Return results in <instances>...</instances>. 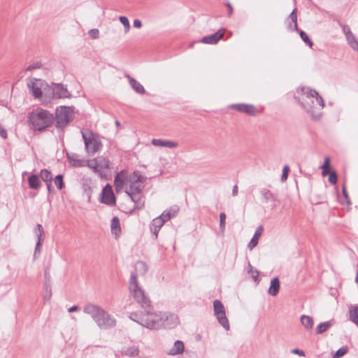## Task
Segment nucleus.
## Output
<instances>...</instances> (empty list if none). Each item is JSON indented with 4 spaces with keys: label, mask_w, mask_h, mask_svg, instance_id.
<instances>
[{
    "label": "nucleus",
    "mask_w": 358,
    "mask_h": 358,
    "mask_svg": "<svg viewBox=\"0 0 358 358\" xmlns=\"http://www.w3.org/2000/svg\"><path fill=\"white\" fill-rule=\"evenodd\" d=\"M148 267L145 262L138 261L135 265V272L131 273L129 279V289L134 300L138 303L143 311L132 312L129 318L143 327L149 329H159L162 328L171 329L178 322V317L174 314L167 313L153 312L151 301L146 296L144 290L140 287L137 280L138 273L145 275Z\"/></svg>",
    "instance_id": "nucleus-1"
},
{
    "label": "nucleus",
    "mask_w": 358,
    "mask_h": 358,
    "mask_svg": "<svg viewBox=\"0 0 358 358\" xmlns=\"http://www.w3.org/2000/svg\"><path fill=\"white\" fill-rule=\"evenodd\" d=\"M296 99H298L301 106L314 120L321 117L324 103L315 90L303 87L297 92Z\"/></svg>",
    "instance_id": "nucleus-2"
},
{
    "label": "nucleus",
    "mask_w": 358,
    "mask_h": 358,
    "mask_svg": "<svg viewBox=\"0 0 358 358\" xmlns=\"http://www.w3.org/2000/svg\"><path fill=\"white\" fill-rule=\"evenodd\" d=\"M29 123L34 131H43L54 122L55 117L48 110L38 108L29 114Z\"/></svg>",
    "instance_id": "nucleus-3"
},
{
    "label": "nucleus",
    "mask_w": 358,
    "mask_h": 358,
    "mask_svg": "<svg viewBox=\"0 0 358 358\" xmlns=\"http://www.w3.org/2000/svg\"><path fill=\"white\" fill-rule=\"evenodd\" d=\"M86 150L90 155H94L102 148V143L99 136L90 131H82Z\"/></svg>",
    "instance_id": "nucleus-4"
},
{
    "label": "nucleus",
    "mask_w": 358,
    "mask_h": 358,
    "mask_svg": "<svg viewBox=\"0 0 358 358\" xmlns=\"http://www.w3.org/2000/svg\"><path fill=\"white\" fill-rule=\"evenodd\" d=\"M55 119L57 128L65 127L73 119L71 109L66 106H59L56 110Z\"/></svg>",
    "instance_id": "nucleus-5"
},
{
    "label": "nucleus",
    "mask_w": 358,
    "mask_h": 358,
    "mask_svg": "<svg viewBox=\"0 0 358 358\" xmlns=\"http://www.w3.org/2000/svg\"><path fill=\"white\" fill-rule=\"evenodd\" d=\"M45 94L52 99L69 98L71 96L67 89L62 84L53 83L52 85L47 86L45 88Z\"/></svg>",
    "instance_id": "nucleus-6"
},
{
    "label": "nucleus",
    "mask_w": 358,
    "mask_h": 358,
    "mask_svg": "<svg viewBox=\"0 0 358 358\" xmlns=\"http://www.w3.org/2000/svg\"><path fill=\"white\" fill-rule=\"evenodd\" d=\"M214 314L217 317L218 322L223 327V328L228 331L230 326L229 320L226 316V312L224 305L219 300L213 301Z\"/></svg>",
    "instance_id": "nucleus-7"
},
{
    "label": "nucleus",
    "mask_w": 358,
    "mask_h": 358,
    "mask_svg": "<svg viewBox=\"0 0 358 358\" xmlns=\"http://www.w3.org/2000/svg\"><path fill=\"white\" fill-rule=\"evenodd\" d=\"M87 164L88 167L92 169L95 173H101L105 170L112 169L108 158H92L89 160Z\"/></svg>",
    "instance_id": "nucleus-8"
},
{
    "label": "nucleus",
    "mask_w": 358,
    "mask_h": 358,
    "mask_svg": "<svg viewBox=\"0 0 358 358\" xmlns=\"http://www.w3.org/2000/svg\"><path fill=\"white\" fill-rule=\"evenodd\" d=\"M48 86L43 80L41 79H32L29 83L28 87L31 91L33 96L36 98H40L42 96L43 90Z\"/></svg>",
    "instance_id": "nucleus-9"
},
{
    "label": "nucleus",
    "mask_w": 358,
    "mask_h": 358,
    "mask_svg": "<svg viewBox=\"0 0 358 358\" xmlns=\"http://www.w3.org/2000/svg\"><path fill=\"white\" fill-rule=\"evenodd\" d=\"M96 324L101 329H108L116 325V320L103 310Z\"/></svg>",
    "instance_id": "nucleus-10"
},
{
    "label": "nucleus",
    "mask_w": 358,
    "mask_h": 358,
    "mask_svg": "<svg viewBox=\"0 0 358 358\" xmlns=\"http://www.w3.org/2000/svg\"><path fill=\"white\" fill-rule=\"evenodd\" d=\"M229 108L250 116H256L259 114L258 109L252 104L236 103L230 105Z\"/></svg>",
    "instance_id": "nucleus-11"
},
{
    "label": "nucleus",
    "mask_w": 358,
    "mask_h": 358,
    "mask_svg": "<svg viewBox=\"0 0 358 358\" xmlns=\"http://www.w3.org/2000/svg\"><path fill=\"white\" fill-rule=\"evenodd\" d=\"M100 201L110 206L115 205V196L113 192L112 187L109 184H107L103 188Z\"/></svg>",
    "instance_id": "nucleus-12"
},
{
    "label": "nucleus",
    "mask_w": 358,
    "mask_h": 358,
    "mask_svg": "<svg viewBox=\"0 0 358 358\" xmlns=\"http://www.w3.org/2000/svg\"><path fill=\"white\" fill-rule=\"evenodd\" d=\"M83 311L85 313L90 315L96 323L97 320H99L100 314L103 313V309L102 308L93 303L86 304L83 308Z\"/></svg>",
    "instance_id": "nucleus-13"
},
{
    "label": "nucleus",
    "mask_w": 358,
    "mask_h": 358,
    "mask_svg": "<svg viewBox=\"0 0 358 358\" xmlns=\"http://www.w3.org/2000/svg\"><path fill=\"white\" fill-rule=\"evenodd\" d=\"M224 32L225 30L224 29H220L213 34L203 37L201 42L205 44H216L222 38H223Z\"/></svg>",
    "instance_id": "nucleus-14"
},
{
    "label": "nucleus",
    "mask_w": 358,
    "mask_h": 358,
    "mask_svg": "<svg viewBox=\"0 0 358 358\" xmlns=\"http://www.w3.org/2000/svg\"><path fill=\"white\" fill-rule=\"evenodd\" d=\"M143 187L144 186L143 185L142 178L141 176H139L137 179L131 182L129 187V189H127L125 192L127 194H130V192L134 194H139L141 193Z\"/></svg>",
    "instance_id": "nucleus-15"
},
{
    "label": "nucleus",
    "mask_w": 358,
    "mask_h": 358,
    "mask_svg": "<svg viewBox=\"0 0 358 358\" xmlns=\"http://www.w3.org/2000/svg\"><path fill=\"white\" fill-rule=\"evenodd\" d=\"M164 223V220H162L159 217L152 220L150 225V229L152 234L155 236V239L157 238L158 233Z\"/></svg>",
    "instance_id": "nucleus-16"
},
{
    "label": "nucleus",
    "mask_w": 358,
    "mask_h": 358,
    "mask_svg": "<svg viewBox=\"0 0 358 358\" xmlns=\"http://www.w3.org/2000/svg\"><path fill=\"white\" fill-rule=\"evenodd\" d=\"M140 350L138 347L136 345L124 346L121 350L120 353L123 356L129 357H136L139 355Z\"/></svg>",
    "instance_id": "nucleus-17"
},
{
    "label": "nucleus",
    "mask_w": 358,
    "mask_h": 358,
    "mask_svg": "<svg viewBox=\"0 0 358 358\" xmlns=\"http://www.w3.org/2000/svg\"><path fill=\"white\" fill-rule=\"evenodd\" d=\"M262 231H263V227L262 225H260L257 228V229L255 232V234L253 235V237L252 238V239L248 244V249L252 250L258 244L259 239L260 236H262Z\"/></svg>",
    "instance_id": "nucleus-18"
},
{
    "label": "nucleus",
    "mask_w": 358,
    "mask_h": 358,
    "mask_svg": "<svg viewBox=\"0 0 358 358\" xmlns=\"http://www.w3.org/2000/svg\"><path fill=\"white\" fill-rule=\"evenodd\" d=\"M185 349L184 343L182 341L178 340L174 343L173 346L169 351V355H178L183 352Z\"/></svg>",
    "instance_id": "nucleus-19"
},
{
    "label": "nucleus",
    "mask_w": 358,
    "mask_h": 358,
    "mask_svg": "<svg viewBox=\"0 0 358 358\" xmlns=\"http://www.w3.org/2000/svg\"><path fill=\"white\" fill-rule=\"evenodd\" d=\"M28 184L29 188L35 190H38L40 189L41 186V182L39 179V176L36 174H31L28 178Z\"/></svg>",
    "instance_id": "nucleus-20"
},
{
    "label": "nucleus",
    "mask_w": 358,
    "mask_h": 358,
    "mask_svg": "<svg viewBox=\"0 0 358 358\" xmlns=\"http://www.w3.org/2000/svg\"><path fill=\"white\" fill-rule=\"evenodd\" d=\"M279 289H280V280L277 277L273 278L271 280V285L268 288V292L270 295L274 296L278 294Z\"/></svg>",
    "instance_id": "nucleus-21"
},
{
    "label": "nucleus",
    "mask_w": 358,
    "mask_h": 358,
    "mask_svg": "<svg viewBox=\"0 0 358 358\" xmlns=\"http://www.w3.org/2000/svg\"><path fill=\"white\" fill-rule=\"evenodd\" d=\"M126 77L128 78L129 84L131 87L135 90L137 93L143 94L145 93V90L143 86L136 80L134 78H131L129 75H127Z\"/></svg>",
    "instance_id": "nucleus-22"
},
{
    "label": "nucleus",
    "mask_w": 358,
    "mask_h": 358,
    "mask_svg": "<svg viewBox=\"0 0 358 358\" xmlns=\"http://www.w3.org/2000/svg\"><path fill=\"white\" fill-rule=\"evenodd\" d=\"M69 163L71 166L74 167H83L88 166L90 159H80V158H67Z\"/></svg>",
    "instance_id": "nucleus-23"
},
{
    "label": "nucleus",
    "mask_w": 358,
    "mask_h": 358,
    "mask_svg": "<svg viewBox=\"0 0 358 358\" xmlns=\"http://www.w3.org/2000/svg\"><path fill=\"white\" fill-rule=\"evenodd\" d=\"M349 319L358 327V305L349 307Z\"/></svg>",
    "instance_id": "nucleus-24"
},
{
    "label": "nucleus",
    "mask_w": 358,
    "mask_h": 358,
    "mask_svg": "<svg viewBox=\"0 0 358 358\" xmlns=\"http://www.w3.org/2000/svg\"><path fill=\"white\" fill-rule=\"evenodd\" d=\"M124 182V179L123 176V171H121L120 173L116 175L114 180V185L117 192H118L123 187Z\"/></svg>",
    "instance_id": "nucleus-25"
},
{
    "label": "nucleus",
    "mask_w": 358,
    "mask_h": 358,
    "mask_svg": "<svg viewBox=\"0 0 358 358\" xmlns=\"http://www.w3.org/2000/svg\"><path fill=\"white\" fill-rule=\"evenodd\" d=\"M111 232L115 235H118L121 232L120 220L117 217H114L111 220Z\"/></svg>",
    "instance_id": "nucleus-26"
},
{
    "label": "nucleus",
    "mask_w": 358,
    "mask_h": 358,
    "mask_svg": "<svg viewBox=\"0 0 358 358\" xmlns=\"http://www.w3.org/2000/svg\"><path fill=\"white\" fill-rule=\"evenodd\" d=\"M248 273L250 274L251 278L253 279V280L258 283L260 280L259 278V272L256 268H254L251 265L250 262H248Z\"/></svg>",
    "instance_id": "nucleus-27"
},
{
    "label": "nucleus",
    "mask_w": 358,
    "mask_h": 358,
    "mask_svg": "<svg viewBox=\"0 0 358 358\" xmlns=\"http://www.w3.org/2000/svg\"><path fill=\"white\" fill-rule=\"evenodd\" d=\"M39 177L45 182H52L53 179L51 171L45 169L41 171Z\"/></svg>",
    "instance_id": "nucleus-28"
},
{
    "label": "nucleus",
    "mask_w": 358,
    "mask_h": 358,
    "mask_svg": "<svg viewBox=\"0 0 358 358\" xmlns=\"http://www.w3.org/2000/svg\"><path fill=\"white\" fill-rule=\"evenodd\" d=\"M301 322L306 329H312L313 325V320L311 317L305 315H301Z\"/></svg>",
    "instance_id": "nucleus-29"
},
{
    "label": "nucleus",
    "mask_w": 358,
    "mask_h": 358,
    "mask_svg": "<svg viewBox=\"0 0 358 358\" xmlns=\"http://www.w3.org/2000/svg\"><path fill=\"white\" fill-rule=\"evenodd\" d=\"M331 327V321H327L322 322L317 325L315 329V332L317 334H320L326 331L329 328Z\"/></svg>",
    "instance_id": "nucleus-30"
},
{
    "label": "nucleus",
    "mask_w": 358,
    "mask_h": 358,
    "mask_svg": "<svg viewBox=\"0 0 358 358\" xmlns=\"http://www.w3.org/2000/svg\"><path fill=\"white\" fill-rule=\"evenodd\" d=\"M261 194L262 195V196L266 202H268L269 201H275L276 200V196L275 194H273L269 189H262Z\"/></svg>",
    "instance_id": "nucleus-31"
},
{
    "label": "nucleus",
    "mask_w": 358,
    "mask_h": 358,
    "mask_svg": "<svg viewBox=\"0 0 358 358\" xmlns=\"http://www.w3.org/2000/svg\"><path fill=\"white\" fill-rule=\"evenodd\" d=\"M324 164L322 165L321 166V169H322V175L323 176H328L330 172H331V161H330V159L331 158H324Z\"/></svg>",
    "instance_id": "nucleus-32"
},
{
    "label": "nucleus",
    "mask_w": 358,
    "mask_h": 358,
    "mask_svg": "<svg viewBox=\"0 0 358 358\" xmlns=\"http://www.w3.org/2000/svg\"><path fill=\"white\" fill-rule=\"evenodd\" d=\"M131 200L136 204V206L139 208L140 206H143L144 201L142 200L141 198V193L139 194H134L132 192H130V194H127Z\"/></svg>",
    "instance_id": "nucleus-33"
},
{
    "label": "nucleus",
    "mask_w": 358,
    "mask_h": 358,
    "mask_svg": "<svg viewBox=\"0 0 358 358\" xmlns=\"http://www.w3.org/2000/svg\"><path fill=\"white\" fill-rule=\"evenodd\" d=\"M45 291L43 294V299L45 301H49L52 296V289L50 284L46 280L44 285Z\"/></svg>",
    "instance_id": "nucleus-34"
},
{
    "label": "nucleus",
    "mask_w": 358,
    "mask_h": 358,
    "mask_svg": "<svg viewBox=\"0 0 358 358\" xmlns=\"http://www.w3.org/2000/svg\"><path fill=\"white\" fill-rule=\"evenodd\" d=\"M64 175L59 174L55 178V184L58 189L61 190L64 188Z\"/></svg>",
    "instance_id": "nucleus-35"
},
{
    "label": "nucleus",
    "mask_w": 358,
    "mask_h": 358,
    "mask_svg": "<svg viewBox=\"0 0 358 358\" xmlns=\"http://www.w3.org/2000/svg\"><path fill=\"white\" fill-rule=\"evenodd\" d=\"M119 20L124 27V33H128L130 30V24L128 18L125 16H120Z\"/></svg>",
    "instance_id": "nucleus-36"
},
{
    "label": "nucleus",
    "mask_w": 358,
    "mask_h": 358,
    "mask_svg": "<svg viewBox=\"0 0 358 358\" xmlns=\"http://www.w3.org/2000/svg\"><path fill=\"white\" fill-rule=\"evenodd\" d=\"M348 352V346L341 347L335 352V354H334L335 358H340V357L344 356Z\"/></svg>",
    "instance_id": "nucleus-37"
},
{
    "label": "nucleus",
    "mask_w": 358,
    "mask_h": 358,
    "mask_svg": "<svg viewBox=\"0 0 358 358\" xmlns=\"http://www.w3.org/2000/svg\"><path fill=\"white\" fill-rule=\"evenodd\" d=\"M289 18L292 20V22L294 23V29L295 30H297L298 26H297V15H296V10L294 9L292 12L289 15Z\"/></svg>",
    "instance_id": "nucleus-38"
},
{
    "label": "nucleus",
    "mask_w": 358,
    "mask_h": 358,
    "mask_svg": "<svg viewBox=\"0 0 358 358\" xmlns=\"http://www.w3.org/2000/svg\"><path fill=\"white\" fill-rule=\"evenodd\" d=\"M174 216V214H171V211L170 210H165L164 212H163V213L159 215V217L162 219V220H164V222H167L168 220H169L172 217Z\"/></svg>",
    "instance_id": "nucleus-39"
},
{
    "label": "nucleus",
    "mask_w": 358,
    "mask_h": 358,
    "mask_svg": "<svg viewBox=\"0 0 358 358\" xmlns=\"http://www.w3.org/2000/svg\"><path fill=\"white\" fill-rule=\"evenodd\" d=\"M289 172V166L288 165H285L283 169H282V176H281V181L282 182H285V181L287 180Z\"/></svg>",
    "instance_id": "nucleus-40"
},
{
    "label": "nucleus",
    "mask_w": 358,
    "mask_h": 358,
    "mask_svg": "<svg viewBox=\"0 0 358 358\" xmlns=\"http://www.w3.org/2000/svg\"><path fill=\"white\" fill-rule=\"evenodd\" d=\"M225 220H226V214L224 213H221L220 214V228L223 231L225 228Z\"/></svg>",
    "instance_id": "nucleus-41"
},
{
    "label": "nucleus",
    "mask_w": 358,
    "mask_h": 358,
    "mask_svg": "<svg viewBox=\"0 0 358 358\" xmlns=\"http://www.w3.org/2000/svg\"><path fill=\"white\" fill-rule=\"evenodd\" d=\"M300 36L301 39L306 43L310 47L313 46V42L309 39L308 35L303 31H300Z\"/></svg>",
    "instance_id": "nucleus-42"
},
{
    "label": "nucleus",
    "mask_w": 358,
    "mask_h": 358,
    "mask_svg": "<svg viewBox=\"0 0 358 358\" xmlns=\"http://www.w3.org/2000/svg\"><path fill=\"white\" fill-rule=\"evenodd\" d=\"M337 174L336 171H333L329 174V182L331 184L335 185L337 182Z\"/></svg>",
    "instance_id": "nucleus-43"
},
{
    "label": "nucleus",
    "mask_w": 358,
    "mask_h": 358,
    "mask_svg": "<svg viewBox=\"0 0 358 358\" xmlns=\"http://www.w3.org/2000/svg\"><path fill=\"white\" fill-rule=\"evenodd\" d=\"M178 145V143L175 141H171L169 140L164 141V147L169 148H176Z\"/></svg>",
    "instance_id": "nucleus-44"
},
{
    "label": "nucleus",
    "mask_w": 358,
    "mask_h": 358,
    "mask_svg": "<svg viewBox=\"0 0 358 358\" xmlns=\"http://www.w3.org/2000/svg\"><path fill=\"white\" fill-rule=\"evenodd\" d=\"M89 35L93 39H96L99 36V31L97 29H92L89 31Z\"/></svg>",
    "instance_id": "nucleus-45"
},
{
    "label": "nucleus",
    "mask_w": 358,
    "mask_h": 358,
    "mask_svg": "<svg viewBox=\"0 0 358 358\" xmlns=\"http://www.w3.org/2000/svg\"><path fill=\"white\" fill-rule=\"evenodd\" d=\"M34 233L36 235V236L38 234H44L45 232L43 226L41 224H37L34 229Z\"/></svg>",
    "instance_id": "nucleus-46"
},
{
    "label": "nucleus",
    "mask_w": 358,
    "mask_h": 358,
    "mask_svg": "<svg viewBox=\"0 0 358 358\" xmlns=\"http://www.w3.org/2000/svg\"><path fill=\"white\" fill-rule=\"evenodd\" d=\"M41 66V63L39 62H36V63H34L33 64H30L29 65L26 69H25V71H33L34 69H40Z\"/></svg>",
    "instance_id": "nucleus-47"
},
{
    "label": "nucleus",
    "mask_w": 358,
    "mask_h": 358,
    "mask_svg": "<svg viewBox=\"0 0 358 358\" xmlns=\"http://www.w3.org/2000/svg\"><path fill=\"white\" fill-rule=\"evenodd\" d=\"M164 141L163 139H152V144L155 146L164 147Z\"/></svg>",
    "instance_id": "nucleus-48"
},
{
    "label": "nucleus",
    "mask_w": 358,
    "mask_h": 358,
    "mask_svg": "<svg viewBox=\"0 0 358 358\" xmlns=\"http://www.w3.org/2000/svg\"><path fill=\"white\" fill-rule=\"evenodd\" d=\"M42 244H39L38 245V243H36V247H35V250H34V258L36 259L37 257V255H39L41 253V247Z\"/></svg>",
    "instance_id": "nucleus-49"
},
{
    "label": "nucleus",
    "mask_w": 358,
    "mask_h": 358,
    "mask_svg": "<svg viewBox=\"0 0 358 358\" xmlns=\"http://www.w3.org/2000/svg\"><path fill=\"white\" fill-rule=\"evenodd\" d=\"M36 237H37L36 243H38V245L39 244H42L43 241H44V238H45V233L44 234H38L36 236Z\"/></svg>",
    "instance_id": "nucleus-50"
},
{
    "label": "nucleus",
    "mask_w": 358,
    "mask_h": 358,
    "mask_svg": "<svg viewBox=\"0 0 358 358\" xmlns=\"http://www.w3.org/2000/svg\"><path fill=\"white\" fill-rule=\"evenodd\" d=\"M292 352L293 354L298 355H299V356H301V357H304V356H305V353H304V352H303V350H301L297 349V348H296V349H293V350H292Z\"/></svg>",
    "instance_id": "nucleus-51"
},
{
    "label": "nucleus",
    "mask_w": 358,
    "mask_h": 358,
    "mask_svg": "<svg viewBox=\"0 0 358 358\" xmlns=\"http://www.w3.org/2000/svg\"><path fill=\"white\" fill-rule=\"evenodd\" d=\"M134 26L137 29H140L142 27V23L140 20L136 19L134 20Z\"/></svg>",
    "instance_id": "nucleus-52"
},
{
    "label": "nucleus",
    "mask_w": 358,
    "mask_h": 358,
    "mask_svg": "<svg viewBox=\"0 0 358 358\" xmlns=\"http://www.w3.org/2000/svg\"><path fill=\"white\" fill-rule=\"evenodd\" d=\"M0 136L4 139L7 138V132L2 127H0Z\"/></svg>",
    "instance_id": "nucleus-53"
},
{
    "label": "nucleus",
    "mask_w": 358,
    "mask_h": 358,
    "mask_svg": "<svg viewBox=\"0 0 358 358\" xmlns=\"http://www.w3.org/2000/svg\"><path fill=\"white\" fill-rule=\"evenodd\" d=\"M225 4L228 8V15L231 16L233 13V7L229 2H227Z\"/></svg>",
    "instance_id": "nucleus-54"
},
{
    "label": "nucleus",
    "mask_w": 358,
    "mask_h": 358,
    "mask_svg": "<svg viewBox=\"0 0 358 358\" xmlns=\"http://www.w3.org/2000/svg\"><path fill=\"white\" fill-rule=\"evenodd\" d=\"M46 185H47V189H48V191L50 193L53 191V187L52 185V182H46Z\"/></svg>",
    "instance_id": "nucleus-55"
},
{
    "label": "nucleus",
    "mask_w": 358,
    "mask_h": 358,
    "mask_svg": "<svg viewBox=\"0 0 358 358\" xmlns=\"http://www.w3.org/2000/svg\"><path fill=\"white\" fill-rule=\"evenodd\" d=\"M238 194V186L236 185H235L234 187H233V189H232V195L234 196H236V195Z\"/></svg>",
    "instance_id": "nucleus-56"
},
{
    "label": "nucleus",
    "mask_w": 358,
    "mask_h": 358,
    "mask_svg": "<svg viewBox=\"0 0 358 358\" xmlns=\"http://www.w3.org/2000/svg\"><path fill=\"white\" fill-rule=\"evenodd\" d=\"M78 309V306H72V307L69 308L68 309V311H69V313H73V312H74V311H76Z\"/></svg>",
    "instance_id": "nucleus-57"
},
{
    "label": "nucleus",
    "mask_w": 358,
    "mask_h": 358,
    "mask_svg": "<svg viewBox=\"0 0 358 358\" xmlns=\"http://www.w3.org/2000/svg\"><path fill=\"white\" fill-rule=\"evenodd\" d=\"M342 193L343 194V196L348 199V193H347V190H346V187L345 186H343L342 187Z\"/></svg>",
    "instance_id": "nucleus-58"
},
{
    "label": "nucleus",
    "mask_w": 358,
    "mask_h": 358,
    "mask_svg": "<svg viewBox=\"0 0 358 358\" xmlns=\"http://www.w3.org/2000/svg\"><path fill=\"white\" fill-rule=\"evenodd\" d=\"M115 125H116L117 127H120V122L119 121H117H117H115Z\"/></svg>",
    "instance_id": "nucleus-59"
},
{
    "label": "nucleus",
    "mask_w": 358,
    "mask_h": 358,
    "mask_svg": "<svg viewBox=\"0 0 358 358\" xmlns=\"http://www.w3.org/2000/svg\"><path fill=\"white\" fill-rule=\"evenodd\" d=\"M45 278H47V276H48L47 271L45 272Z\"/></svg>",
    "instance_id": "nucleus-60"
}]
</instances>
